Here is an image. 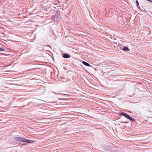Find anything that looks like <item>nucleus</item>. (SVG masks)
<instances>
[{
	"mask_svg": "<svg viewBox=\"0 0 152 152\" xmlns=\"http://www.w3.org/2000/svg\"><path fill=\"white\" fill-rule=\"evenodd\" d=\"M15 140L18 141L27 142L29 143H32L35 142L34 141L28 140L23 137H17L15 138Z\"/></svg>",
	"mask_w": 152,
	"mask_h": 152,
	"instance_id": "nucleus-1",
	"label": "nucleus"
},
{
	"mask_svg": "<svg viewBox=\"0 0 152 152\" xmlns=\"http://www.w3.org/2000/svg\"><path fill=\"white\" fill-rule=\"evenodd\" d=\"M121 114L129 119L130 121H132L133 120V119L132 118H131L128 114L122 112L121 113Z\"/></svg>",
	"mask_w": 152,
	"mask_h": 152,
	"instance_id": "nucleus-2",
	"label": "nucleus"
},
{
	"mask_svg": "<svg viewBox=\"0 0 152 152\" xmlns=\"http://www.w3.org/2000/svg\"><path fill=\"white\" fill-rule=\"evenodd\" d=\"M63 57L65 58H70V56L68 54H65L63 55Z\"/></svg>",
	"mask_w": 152,
	"mask_h": 152,
	"instance_id": "nucleus-3",
	"label": "nucleus"
},
{
	"mask_svg": "<svg viewBox=\"0 0 152 152\" xmlns=\"http://www.w3.org/2000/svg\"><path fill=\"white\" fill-rule=\"evenodd\" d=\"M83 64L85 65H86L87 66H89L90 65V64L85 61H83Z\"/></svg>",
	"mask_w": 152,
	"mask_h": 152,
	"instance_id": "nucleus-4",
	"label": "nucleus"
},
{
	"mask_svg": "<svg viewBox=\"0 0 152 152\" xmlns=\"http://www.w3.org/2000/svg\"><path fill=\"white\" fill-rule=\"evenodd\" d=\"M123 49V50L125 51H129V48L126 47H124Z\"/></svg>",
	"mask_w": 152,
	"mask_h": 152,
	"instance_id": "nucleus-5",
	"label": "nucleus"
},
{
	"mask_svg": "<svg viewBox=\"0 0 152 152\" xmlns=\"http://www.w3.org/2000/svg\"><path fill=\"white\" fill-rule=\"evenodd\" d=\"M136 3L137 4V7H138V6L139 5V3L137 1V0H136Z\"/></svg>",
	"mask_w": 152,
	"mask_h": 152,
	"instance_id": "nucleus-6",
	"label": "nucleus"
},
{
	"mask_svg": "<svg viewBox=\"0 0 152 152\" xmlns=\"http://www.w3.org/2000/svg\"><path fill=\"white\" fill-rule=\"evenodd\" d=\"M4 49L2 48H0V51H4Z\"/></svg>",
	"mask_w": 152,
	"mask_h": 152,
	"instance_id": "nucleus-7",
	"label": "nucleus"
}]
</instances>
